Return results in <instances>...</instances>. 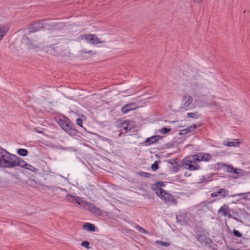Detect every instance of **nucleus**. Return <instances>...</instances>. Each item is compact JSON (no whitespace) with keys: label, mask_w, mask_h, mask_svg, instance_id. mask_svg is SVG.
I'll return each instance as SVG.
<instances>
[{"label":"nucleus","mask_w":250,"mask_h":250,"mask_svg":"<svg viewBox=\"0 0 250 250\" xmlns=\"http://www.w3.org/2000/svg\"><path fill=\"white\" fill-rule=\"evenodd\" d=\"M191 89L195 97H206L209 93V89L205 82L199 77L191 80Z\"/></svg>","instance_id":"f257e3e1"},{"label":"nucleus","mask_w":250,"mask_h":250,"mask_svg":"<svg viewBox=\"0 0 250 250\" xmlns=\"http://www.w3.org/2000/svg\"><path fill=\"white\" fill-rule=\"evenodd\" d=\"M16 155L12 154L0 146V167L4 168L14 167Z\"/></svg>","instance_id":"f03ea898"},{"label":"nucleus","mask_w":250,"mask_h":250,"mask_svg":"<svg viewBox=\"0 0 250 250\" xmlns=\"http://www.w3.org/2000/svg\"><path fill=\"white\" fill-rule=\"evenodd\" d=\"M75 201L79 205L83 204V207L85 209L97 215L102 216L104 213L105 212L99 208L95 206L92 203L83 201V199L80 197L77 196Z\"/></svg>","instance_id":"7ed1b4c3"},{"label":"nucleus","mask_w":250,"mask_h":250,"mask_svg":"<svg viewBox=\"0 0 250 250\" xmlns=\"http://www.w3.org/2000/svg\"><path fill=\"white\" fill-rule=\"evenodd\" d=\"M156 190V194L165 203L168 205H177V201L174 197L170 193L161 188H157Z\"/></svg>","instance_id":"20e7f679"},{"label":"nucleus","mask_w":250,"mask_h":250,"mask_svg":"<svg viewBox=\"0 0 250 250\" xmlns=\"http://www.w3.org/2000/svg\"><path fill=\"white\" fill-rule=\"evenodd\" d=\"M195 158L194 155L183 160V164L184 166L188 167H187L188 169L196 170L199 169L200 166L197 164L198 161Z\"/></svg>","instance_id":"39448f33"},{"label":"nucleus","mask_w":250,"mask_h":250,"mask_svg":"<svg viewBox=\"0 0 250 250\" xmlns=\"http://www.w3.org/2000/svg\"><path fill=\"white\" fill-rule=\"evenodd\" d=\"M79 40L80 41L85 40L87 43L90 44H96L104 42L101 41L100 39L94 34L83 35L79 37Z\"/></svg>","instance_id":"423d86ee"},{"label":"nucleus","mask_w":250,"mask_h":250,"mask_svg":"<svg viewBox=\"0 0 250 250\" xmlns=\"http://www.w3.org/2000/svg\"><path fill=\"white\" fill-rule=\"evenodd\" d=\"M58 122L62 129L64 131L67 132L71 128L72 125L69 120L64 116L60 117Z\"/></svg>","instance_id":"0eeeda50"},{"label":"nucleus","mask_w":250,"mask_h":250,"mask_svg":"<svg viewBox=\"0 0 250 250\" xmlns=\"http://www.w3.org/2000/svg\"><path fill=\"white\" fill-rule=\"evenodd\" d=\"M193 102V98L191 96L185 94L182 97L181 102V109H188L189 106Z\"/></svg>","instance_id":"6e6552de"},{"label":"nucleus","mask_w":250,"mask_h":250,"mask_svg":"<svg viewBox=\"0 0 250 250\" xmlns=\"http://www.w3.org/2000/svg\"><path fill=\"white\" fill-rule=\"evenodd\" d=\"M194 158L198 162H208L211 159V155L208 153L200 152L194 155Z\"/></svg>","instance_id":"1a4fd4ad"},{"label":"nucleus","mask_w":250,"mask_h":250,"mask_svg":"<svg viewBox=\"0 0 250 250\" xmlns=\"http://www.w3.org/2000/svg\"><path fill=\"white\" fill-rule=\"evenodd\" d=\"M222 213L224 216H227L230 218L232 217L230 213L229 208L228 205L225 204L221 206L219 209L218 210V213Z\"/></svg>","instance_id":"9d476101"},{"label":"nucleus","mask_w":250,"mask_h":250,"mask_svg":"<svg viewBox=\"0 0 250 250\" xmlns=\"http://www.w3.org/2000/svg\"><path fill=\"white\" fill-rule=\"evenodd\" d=\"M134 122L130 120H127L121 124V127L125 131L127 132L132 129L134 126Z\"/></svg>","instance_id":"9b49d317"},{"label":"nucleus","mask_w":250,"mask_h":250,"mask_svg":"<svg viewBox=\"0 0 250 250\" xmlns=\"http://www.w3.org/2000/svg\"><path fill=\"white\" fill-rule=\"evenodd\" d=\"M222 167L224 168V170L226 172L229 173H234L236 174H239V171H240L241 169L235 168L232 166L228 165L226 164H223Z\"/></svg>","instance_id":"f8f14e48"},{"label":"nucleus","mask_w":250,"mask_h":250,"mask_svg":"<svg viewBox=\"0 0 250 250\" xmlns=\"http://www.w3.org/2000/svg\"><path fill=\"white\" fill-rule=\"evenodd\" d=\"M136 108L135 104L132 103L125 105L122 108L121 110L123 113H126L129 111L136 109Z\"/></svg>","instance_id":"ddd939ff"},{"label":"nucleus","mask_w":250,"mask_h":250,"mask_svg":"<svg viewBox=\"0 0 250 250\" xmlns=\"http://www.w3.org/2000/svg\"><path fill=\"white\" fill-rule=\"evenodd\" d=\"M240 144L238 140L235 139L232 141H224L223 145L229 146H237Z\"/></svg>","instance_id":"4468645a"},{"label":"nucleus","mask_w":250,"mask_h":250,"mask_svg":"<svg viewBox=\"0 0 250 250\" xmlns=\"http://www.w3.org/2000/svg\"><path fill=\"white\" fill-rule=\"evenodd\" d=\"M42 28V24L40 22H37L30 25L29 30L31 32H34L39 30Z\"/></svg>","instance_id":"2eb2a0df"},{"label":"nucleus","mask_w":250,"mask_h":250,"mask_svg":"<svg viewBox=\"0 0 250 250\" xmlns=\"http://www.w3.org/2000/svg\"><path fill=\"white\" fill-rule=\"evenodd\" d=\"M22 43L27 44L29 48H36L38 47L37 44L34 42H32L28 39H24L22 40Z\"/></svg>","instance_id":"dca6fc26"},{"label":"nucleus","mask_w":250,"mask_h":250,"mask_svg":"<svg viewBox=\"0 0 250 250\" xmlns=\"http://www.w3.org/2000/svg\"><path fill=\"white\" fill-rule=\"evenodd\" d=\"M161 137L158 135L153 136L147 138V140L146 141L145 143L146 144V145H150L155 143Z\"/></svg>","instance_id":"f3484780"},{"label":"nucleus","mask_w":250,"mask_h":250,"mask_svg":"<svg viewBox=\"0 0 250 250\" xmlns=\"http://www.w3.org/2000/svg\"><path fill=\"white\" fill-rule=\"evenodd\" d=\"M15 163V164H14V167L17 166H19L21 167L24 168L25 165L26 164V162H25L24 161L21 159H19L18 158L17 156H16Z\"/></svg>","instance_id":"a211bd4d"},{"label":"nucleus","mask_w":250,"mask_h":250,"mask_svg":"<svg viewBox=\"0 0 250 250\" xmlns=\"http://www.w3.org/2000/svg\"><path fill=\"white\" fill-rule=\"evenodd\" d=\"M83 228L85 230L89 231H95L96 229L94 225L89 223H85L83 225Z\"/></svg>","instance_id":"6ab92c4d"},{"label":"nucleus","mask_w":250,"mask_h":250,"mask_svg":"<svg viewBox=\"0 0 250 250\" xmlns=\"http://www.w3.org/2000/svg\"><path fill=\"white\" fill-rule=\"evenodd\" d=\"M9 27L6 25H3L0 26V41L2 40L3 37L5 35L6 32L8 31Z\"/></svg>","instance_id":"aec40b11"},{"label":"nucleus","mask_w":250,"mask_h":250,"mask_svg":"<svg viewBox=\"0 0 250 250\" xmlns=\"http://www.w3.org/2000/svg\"><path fill=\"white\" fill-rule=\"evenodd\" d=\"M217 193H218V195H220L223 197H225L229 194V191L227 189L220 188L217 190Z\"/></svg>","instance_id":"412c9836"},{"label":"nucleus","mask_w":250,"mask_h":250,"mask_svg":"<svg viewBox=\"0 0 250 250\" xmlns=\"http://www.w3.org/2000/svg\"><path fill=\"white\" fill-rule=\"evenodd\" d=\"M18 153L21 156H26L28 154V150L26 149L20 148L18 150Z\"/></svg>","instance_id":"4be33fe9"},{"label":"nucleus","mask_w":250,"mask_h":250,"mask_svg":"<svg viewBox=\"0 0 250 250\" xmlns=\"http://www.w3.org/2000/svg\"><path fill=\"white\" fill-rule=\"evenodd\" d=\"M134 228L140 232L143 233V234H146L147 233V231L145 230L144 228H143L142 227L138 225H135L134 226Z\"/></svg>","instance_id":"5701e85b"},{"label":"nucleus","mask_w":250,"mask_h":250,"mask_svg":"<svg viewBox=\"0 0 250 250\" xmlns=\"http://www.w3.org/2000/svg\"><path fill=\"white\" fill-rule=\"evenodd\" d=\"M187 116L189 118H197L199 117V115L197 112L188 113Z\"/></svg>","instance_id":"b1692460"},{"label":"nucleus","mask_w":250,"mask_h":250,"mask_svg":"<svg viewBox=\"0 0 250 250\" xmlns=\"http://www.w3.org/2000/svg\"><path fill=\"white\" fill-rule=\"evenodd\" d=\"M76 197L77 196H74L71 194H67L65 198L67 200L69 201L70 202H73L75 201Z\"/></svg>","instance_id":"393cba45"},{"label":"nucleus","mask_w":250,"mask_h":250,"mask_svg":"<svg viewBox=\"0 0 250 250\" xmlns=\"http://www.w3.org/2000/svg\"><path fill=\"white\" fill-rule=\"evenodd\" d=\"M138 174L143 177H146V178H149L150 177L151 174L149 173L145 172H139L138 173Z\"/></svg>","instance_id":"a878e982"},{"label":"nucleus","mask_w":250,"mask_h":250,"mask_svg":"<svg viewBox=\"0 0 250 250\" xmlns=\"http://www.w3.org/2000/svg\"><path fill=\"white\" fill-rule=\"evenodd\" d=\"M170 131V129L169 128H167L166 127H162L161 129H160V132L163 134L167 133L169 132Z\"/></svg>","instance_id":"bb28decb"},{"label":"nucleus","mask_w":250,"mask_h":250,"mask_svg":"<svg viewBox=\"0 0 250 250\" xmlns=\"http://www.w3.org/2000/svg\"><path fill=\"white\" fill-rule=\"evenodd\" d=\"M81 245L82 246L86 248L87 249H90V247L89 246V243L88 241H83V242L81 243Z\"/></svg>","instance_id":"cd10ccee"},{"label":"nucleus","mask_w":250,"mask_h":250,"mask_svg":"<svg viewBox=\"0 0 250 250\" xmlns=\"http://www.w3.org/2000/svg\"><path fill=\"white\" fill-rule=\"evenodd\" d=\"M24 168L31 170L34 171V169H35V167H33L32 166L30 165V164L26 163V165L24 166Z\"/></svg>","instance_id":"c85d7f7f"},{"label":"nucleus","mask_w":250,"mask_h":250,"mask_svg":"<svg viewBox=\"0 0 250 250\" xmlns=\"http://www.w3.org/2000/svg\"><path fill=\"white\" fill-rule=\"evenodd\" d=\"M47 52L48 53H50L54 55L55 53V51L54 50V48L52 47V46L49 47L48 49L46 50Z\"/></svg>","instance_id":"c756f323"},{"label":"nucleus","mask_w":250,"mask_h":250,"mask_svg":"<svg viewBox=\"0 0 250 250\" xmlns=\"http://www.w3.org/2000/svg\"><path fill=\"white\" fill-rule=\"evenodd\" d=\"M233 233L234 235L237 237H240L242 236V234L237 230H233Z\"/></svg>","instance_id":"7c9ffc66"},{"label":"nucleus","mask_w":250,"mask_h":250,"mask_svg":"<svg viewBox=\"0 0 250 250\" xmlns=\"http://www.w3.org/2000/svg\"><path fill=\"white\" fill-rule=\"evenodd\" d=\"M158 164L156 162H155L154 163H153L152 166H151V168L153 170H156L158 169Z\"/></svg>","instance_id":"2f4dec72"},{"label":"nucleus","mask_w":250,"mask_h":250,"mask_svg":"<svg viewBox=\"0 0 250 250\" xmlns=\"http://www.w3.org/2000/svg\"><path fill=\"white\" fill-rule=\"evenodd\" d=\"M76 123L78 125H80L81 127H83V120L80 118H78L76 120Z\"/></svg>","instance_id":"473e14b6"},{"label":"nucleus","mask_w":250,"mask_h":250,"mask_svg":"<svg viewBox=\"0 0 250 250\" xmlns=\"http://www.w3.org/2000/svg\"><path fill=\"white\" fill-rule=\"evenodd\" d=\"M83 52L84 53H89L91 55H94L96 54V53L94 52L92 50L86 51V50H83Z\"/></svg>","instance_id":"72a5a7b5"},{"label":"nucleus","mask_w":250,"mask_h":250,"mask_svg":"<svg viewBox=\"0 0 250 250\" xmlns=\"http://www.w3.org/2000/svg\"><path fill=\"white\" fill-rule=\"evenodd\" d=\"M246 194H250V192H247V193H239V194H235V195H231V197H235V196H241L245 195Z\"/></svg>","instance_id":"f704fd0d"},{"label":"nucleus","mask_w":250,"mask_h":250,"mask_svg":"<svg viewBox=\"0 0 250 250\" xmlns=\"http://www.w3.org/2000/svg\"><path fill=\"white\" fill-rule=\"evenodd\" d=\"M218 195H218V193H217V191L216 192L211 193L210 194V196L211 197H217Z\"/></svg>","instance_id":"c9c22d12"},{"label":"nucleus","mask_w":250,"mask_h":250,"mask_svg":"<svg viewBox=\"0 0 250 250\" xmlns=\"http://www.w3.org/2000/svg\"><path fill=\"white\" fill-rule=\"evenodd\" d=\"M196 127H197L196 125H193L190 126L188 129V130H190V129H194L195 128H196Z\"/></svg>","instance_id":"e433bc0d"},{"label":"nucleus","mask_w":250,"mask_h":250,"mask_svg":"<svg viewBox=\"0 0 250 250\" xmlns=\"http://www.w3.org/2000/svg\"><path fill=\"white\" fill-rule=\"evenodd\" d=\"M161 245L162 246H168L169 245V243H163V242H161Z\"/></svg>","instance_id":"4c0bfd02"},{"label":"nucleus","mask_w":250,"mask_h":250,"mask_svg":"<svg viewBox=\"0 0 250 250\" xmlns=\"http://www.w3.org/2000/svg\"><path fill=\"white\" fill-rule=\"evenodd\" d=\"M157 185L159 186H163L164 185V184L162 182H158Z\"/></svg>","instance_id":"58836bf2"},{"label":"nucleus","mask_w":250,"mask_h":250,"mask_svg":"<svg viewBox=\"0 0 250 250\" xmlns=\"http://www.w3.org/2000/svg\"><path fill=\"white\" fill-rule=\"evenodd\" d=\"M195 1L197 2H200L202 1V0H195Z\"/></svg>","instance_id":"ea45409f"}]
</instances>
